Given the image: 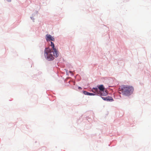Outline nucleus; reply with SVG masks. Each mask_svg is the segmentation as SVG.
Here are the masks:
<instances>
[{
  "label": "nucleus",
  "mask_w": 151,
  "mask_h": 151,
  "mask_svg": "<svg viewBox=\"0 0 151 151\" xmlns=\"http://www.w3.org/2000/svg\"><path fill=\"white\" fill-rule=\"evenodd\" d=\"M133 90V88L132 86H124L119 88V92L124 95L129 96L132 93Z\"/></svg>",
  "instance_id": "f257e3e1"
},
{
  "label": "nucleus",
  "mask_w": 151,
  "mask_h": 151,
  "mask_svg": "<svg viewBox=\"0 0 151 151\" xmlns=\"http://www.w3.org/2000/svg\"><path fill=\"white\" fill-rule=\"evenodd\" d=\"M98 88H94L92 89V91L101 96H105L107 94L106 91H104V88L103 85H101L98 87Z\"/></svg>",
  "instance_id": "f03ea898"
},
{
  "label": "nucleus",
  "mask_w": 151,
  "mask_h": 151,
  "mask_svg": "<svg viewBox=\"0 0 151 151\" xmlns=\"http://www.w3.org/2000/svg\"><path fill=\"white\" fill-rule=\"evenodd\" d=\"M51 50L49 48H46L44 50V55L47 59L49 61L53 60L54 58L51 54L52 52Z\"/></svg>",
  "instance_id": "7ed1b4c3"
},
{
  "label": "nucleus",
  "mask_w": 151,
  "mask_h": 151,
  "mask_svg": "<svg viewBox=\"0 0 151 151\" xmlns=\"http://www.w3.org/2000/svg\"><path fill=\"white\" fill-rule=\"evenodd\" d=\"M51 46L52 47V49H53L52 52L53 54V56L55 57H57L58 56V53L57 50L55 48V45L52 42H51Z\"/></svg>",
  "instance_id": "20e7f679"
},
{
  "label": "nucleus",
  "mask_w": 151,
  "mask_h": 151,
  "mask_svg": "<svg viewBox=\"0 0 151 151\" xmlns=\"http://www.w3.org/2000/svg\"><path fill=\"white\" fill-rule=\"evenodd\" d=\"M46 40L47 41H50V40L54 41L55 38L50 35H46Z\"/></svg>",
  "instance_id": "39448f33"
},
{
  "label": "nucleus",
  "mask_w": 151,
  "mask_h": 151,
  "mask_svg": "<svg viewBox=\"0 0 151 151\" xmlns=\"http://www.w3.org/2000/svg\"><path fill=\"white\" fill-rule=\"evenodd\" d=\"M106 100L107 101H112L113 100L112 98L110 96H108L105 97Z\"/></svg>",
  "instance_id": "423d86ee"
},
{
  "label": "nucleus",
  "mask_w": 151,
  "mask_h": 151,
  "mask_svg": "<svg viewBox=\"0 0 151 151\" xmlns=\"http://www.w3.org/2000/svg\"><path fill=\"white\" fill-rule=\"evenodd\" d=\"M83 93L85 95H89L90 93L88 92L84 91Z\"/></svg>",
  "instance_id": "0eeeda50"
},
{
  "label": "nucleus",
  "mask_w": 151,
  "mask_h": 151,
  "mask_svg": "<svg viewBox=\"0 0 151 151\" xmlns=\"http://www.w3.org/2000/svg\"><path fill=\"white\" fill-rule=\"evenodd\" d=\"M95 95L94 94L92 93H90L89 95Z\"/></svg>",
  "instance_id": "6e6552de"
},
{
  "label": "nucleus",
  "mask_w": 151,
  "mask_h": 151,
  "mask_svg": "<svg viewBox=\"0 0 151 151\" xmlns=\"http://www.w3.org/2000/svg\"><path fill=\"white\" fill-rule=\"evenodd\" d=\"M102 98L104 100H106L105 97H102Z\"/></svg>",
  "instance_id": "1a4fd4ad"
},
{
  "label": "nucleus",
  "mask_w": 151,
  "mask_h": 151,
  "mask_svg": "<svg viewBox=\"0 0 151 151\" xmlns=\"http://www.w3.org/2000/svg\"><path fill=\"white\" fill-rule=\"evenodd\" d=\"M78 88L79 89H81V87H79Z\"/></svg>",
  "instance_id": "9d476101"
},
{
  "label": "nucleus",
  "mask_w": 151,
  "mask_h": 151,
  "mask_svg": "<svg viewBox=\"0 0 151 151\" xmlns=\"http://www.w3.org/2000/svg\"><path fill=\"white\" fill-rule=\"evenodd\" d=\"M8 1L10 2L11 1V0H7Z\"/></svg>",
  "instance_id": "9b49d317"
}]
</instances>
